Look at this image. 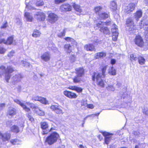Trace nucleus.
<instances>
[{
	"label": "nucleus",
	"mask_w": 148,
	"mask_h": 148,
	"mask_svg": "<svg viewBox=\"0 0 148 148\" xmlns=\"http://www.w3.org/2000/svg\"><path fill=\"white\" fill-rule=\"evenodd\" d=\"M41 59L45 62L49 61L51 58V55L50 52H46L43 53L41 56Z\"/></svg>",
	"instance_id": "dca6fc26"
},
{
	"label": "nucleus",
	"mask_w": 148,
	"mask_h": 148,
	"mask_svg": "<svg viewBox=\"0 0 148 148\" xmlns=\"http://www.w3.org/2000/svg\"><path fill=\"white\" fill-rule=\"evenodd\" d=\"M40 128L43 131H47V129L49 128V125L48 123L45 121L40 123Z\"/></svg>",
	"instance_id": "4be33fe9"
},
{
	"label": "nucleus",
	"mask_w": 148,
	"mask_h": 148,
	"mask_svg": "<svg viewBox=\"0 0 148 148\" xmlns=\"http://www.w3.org/2000/svg\"><path fill=\"white\" fill-rule=\"evenodd\" d=\"M15 77V78L18 79V81L20 80V79L22 78V76L20 74L16 75Z\"/></svg>",
	"instance_id": "09e8293b"
},
{
	"label": "nucleus",
	"mask_w": 148,
	"mask_h": 148,
	"mask_svg": "<svg viewBox=\"0 0 148 148\" xmlns=\"http://www.w3.org/2000/svg\"><path fill=\"white\" fill-rule=\"evenodd\" d=\"M116 62V61L115 59H112L110 61V64L112 65H113L115 64Z\"/></svg>",
	"instance_id": "6e6d98bb"
},
{
	"label": "nucleus",
	"mask_w": 148,
	"mask_h": 148,
	"mask_svg": "<svg viewBox=\"0 0 148 148\" xmlns=\"http://www.w3.org/2000/svg\"><path fill=\"white\" fill-rule=\"evenodd\" d=\"M72 6L75 11L79 13L82 12V10L81 8L80 5H79L77 4L74 2L72 3Z\"/></svg>",
	"instance_id": "393cba45"
},
{
	"label": "nucleus",
	"mask_w": 148,
	"mask_h": 148,
	"mask_svg": "<svg viewBox=\"0 0 148 148\" xmlns=\"http://www.w3.org/2000/svg\"><path fill=\"white\" fill-rule=\"evenodd\" d=\"M5 106V103H1L0 104V108H2L4 107Z\"/></svg>",
	"instance_id": "13d9d810"
},
{
	"label": "nucleus",
	"mask_w": 148,
	"mask_h": 148,
	"mask_svg": "<svg viewBox=\"0 0 148 148\" xmlns=\"http://www.w3.org/2000/svg\"><path fill=\"white\" fill-rule=\"evenodd\" d=\"M144 1L145 5L148 6V0H144Z\"/></svg>",
	"instance_id": "680f3d73"
},
{
	"label": "nucleus",
	"mask_w": 148,
	"mask_h": 148,
	"mask_svg": "<svg viewBox=\"0 0 148 148\" xmlns=\"http://www.w3.org/2000/svg\"><path fill=\"white\" fill-rule=\"evenodd\" d=\"M119 33L116 31H115L112 32V39L114 41H116L117 39Z\"/></svg>",
	"instance_id": "473e14b6"
},
{
	"label": "nucleus",
	"mask_w": 148,
	"mask_h": 148,
	"mask_svg": "<svg viewBox=\"0 0 148 148\" xmlns=\"http://www.w3.org/2000/svg\"><path fill=\"white\" fill-rule=\"evenodd\" d=\"M11 138V134L8 132H6L3 134L1 139L3 141H5L9 140Z\"/></svg>",
	"instance_id": "b1692460"
},
{
	"label": "nucleus",
	"mask_w": 148,
	"mask_h": 148,
	"mask_svg": "<svg viewBox=\"0 0 148 148\" xmlns=\"http://www.w3.org/2000/svg\"><path fill=\"white\" fill-rule=\"evenodd\" d=\"M31 106H29V107L30 109H34L35 113L39 116H43L45 115V112L43 111L38 107L34 106L33 103H31Z\"/></svg>",
	"instance_id": "9b49d317"
},
{
	"label": "nucleus",
	"mask_w": 148,
	"mask_h": 148,
	"mask_svg": "<svg viewBox=\"0 0 148 148\" xmlns=\"http://www.w3.org/2000/svg\"><path fill=\"white\" fill-rule=\"evenodd\" d=\"M14 101L17 103L19 104L26 112H29L31 111L30 108L29 107V106L31 105V103L29 102H26L24 103L21 102L18 99H16L14 100Z\"/></svg>",
	"instance_id": "423d86ee"
},
{
	"label": "nucleus",
	"mask_w": 148,
	"mask_h": 148,
	"mask_svg": "<svg viewBox=\"0 0 148 148\" xmlns=\"http://www.w3.org/2000/svg\"><path fill=\"white\" fill-rule=\"evenodd\" d=\"M87 107L88 108H89L90 109H92L94 107V106L92 104H88L87 105Z\"/></svg>",
	"instance_id": "5fc2aeb1"
},
{
	"label": "nucleus",
	"mask_w": 148,
	"mask_h": 148,
	"mask_svg": "<svg viewBox=\"0 0 148 148\" xmlns=\"http://www.w3.org/2000/svg\"><path fill=\"white\" fill-rule=\"evenodd\" d=\"M6 51V49L4 47L0 46V54H4Z\"/></svg>",
	"instance_id": "a18cd8bd"
},
{
	"label": "nucleus",
	"mask_w": 148,
	"mask_h": 148,
	"mask_svg": "<svg viewBox=\"0 0 148 148\" xmlns=\"http://www.w3.org/2000/svg\"><path fill=\"white\" fill-rule=\"evenodd\" d=\"M103 9V8L101 6H97L94 7V10L95 12L98 16L99 14H100V12Z\"/></svg>",
	"instance_id": "cd10ccee"
},
{
	"label": "nucleus",
	"mask_w": 148,
	"mask_h": 148,
	"mask_svg": "<svg viewBox=\"0 0 148 148\" xmlns=\"http://www.w3.org/2000/svg\"><path fill=\"white\" fill-rule=\"evenodd\" d=\"M8 26V23L6 21L4 23L1 27V28H6Z\"/></svg>",
	"instance_id": "864d4df0"
},
{
	"label": "nucleus",
	"mask_w": 148,
	"mask_h": 148,
	"mask_svg": "<svg viewBox=\"0 0 148 148\" xmlns=\"http://www.w3.org/2000/svg\"><path fill=\"white\" fill-rule=\"evenodd\" d=\"M101 25V23H98L97 24V27H99V26Z\"/></svg>",
	"instance_id": "69168bd1"
},
{
	"label": "nucleus",
	"mask_w": 148,
	"mask_h": 148,
	"mask_svg": "<svg viewBox=\"0 0 148 148\" xmlns=\"http://www.w3.org/2000/svg\"><path fill=\"white\" fill-rule=\"evenodd\" d=\"M58 15L54 13L50 12L48 14L47 21L51 24L56 23L59 19Z\"/></svg>",
	"instance_id": "39448f33"
},
{
	"label": "nucleus",
	"mask_w": 148,
	"mask_h": 148,
	"mask_svg": "<svg viewBox=\"0 0 148 148\" xmlns=\"http://www.w3.org/2000/svg\"><path fill=\"white\" fill-rule=\"evenodd\" d=\"M110 21H106L105 22V24L106 25H109L111 23Z\"/></svg>",
	"instance_id": "bf43d9fd"
},
{
	"label": "nucleus",
	"mask_w": 148,
	"mask_h": 148,
	"mask_svg": "<svg viewBox=\"0 0 148 148\" xmlns=\"http://www.w3.org/2000/svg\"><path fill=\"white\" fill-rule=\"evenodd\" d=\"M3 36V34L0 33V44L3 43L6 45H11L13 44L14 40L12 36L8 37L5 40V39L2 38Z\"/></svg>",
	"instance_id": "0eeeda50"
},
{
	"label": "nucleus",
	"mask_w": 148,
	"mask_h": 148,
	"mask_svg": "<svg viewBox=\"0 0 148 148\" xmlns=\"http://www.w3.org/2000/svg\"><path fill=\"white\" fill-rule=\"evenodd\" d=\"M106 56V53L104 52H100L96 53L95 56L94 58L95 59L99 58H103Z\"/></svg>",
	"instance_id": "aec40b11"
},
{
	"label": "nucleus",
	"mask_w": 148,
	"mask_h": 148,
	"mask_svg": "<svg viewBox=\"0 0 148 148\" xmlns=\"http://www.w3.org/2000/svg\"><path fill=\"white\" fill-rule=\"evenodd\" d=\"M60 138L59 134L57 132H53L47 136L44 142L49 145H51L56 143L60 139Z\"/></svg>",
	"instance_id": "7ed1b4c3"
},
{
	"label": "nucleus",
	"mask_w": 148,
	"mask_h": 148,
	"mask_svg": "<svg viewBox=\"0 0 148 148\" xmlns=\"http://www.w3.org/2000/svg\"><path fill=\"white\" fill-rule=\"evenodd\" d=\"M97 137L100 141H101L103 139L102 136L100 134L98 135Z\"/></svg>",
	"instance_id": "4d7b16f0"
},
{
	"label": "nucleus",
	"mask_w": 148,
	"mask_h": 148,
	"mask_svg": "<svg viewBox=\"0 0 148 148\" xmlns=\"http://www.w3.org/2000/svg\"><path fill=\"white\" fill-rule=\"evenodd\" d=\"M63 94L65 96L70 99H75L77 97L75 92L68 90H64L63 92Z\"/></svg>",
	"instance_id": "f8f14e48"
},
{
	"label": "nucleus",
	"mask_w": 148,
	"mask_h": 148,
	"mask_svg": "<svg viewBox=\"0 0 148 148\" xmlns=\"http://www.w3.org/2000/svg\"><path fill=\"white\" fill-rule=\"evenodd\" d=\"M64 39L67 42H69L73 41L74 40L72 38L70 37H66L64 38Z\"/></svg>",
	"instance_id": "de8ad7c7"
},
{
	"label": "nucleus",
	"mask_w": 148,
	"mask_h": 148,
	"mask_svg": "<svg viewBox=\"0 0 148 148\" xmlns=\"http://www.w3.org/2000/svg\"><path fill=\"white\" fill-rule=\"evenodd\" d=\"M66 33V31L65 29H64L63 31L60 33L59 34L58 36V37L61 38L63 36H65Z\"/></svg>",
	"instance_id": "79ce46f5"
},
{
	"label": "nucleus",
	"mask_w": 148,
	"mask_h": 148,
	"mask_svg": "<svg viewBox=\"0 0 148 148\" xmlns=\"http://www.w3.org/2000/svg\"><path fill=\"white\" fill-rule=\"evenodd\" d=\"M14 53L15 51H12L9 53L8 55V56L9 57H11L13 56Z\"/></svg>",
	"instance_id": "603ef678"
},
{
	"label": "nucleus",
	"mask_w": 148,
	"mask_h": 148,
	"mask_svg": "<svg viewBox=\"0 0 148 148\" xmlns=\"http://www.w3.org/2000/svg\"><path fill=\"white\" fill-rule=\"evenodd\" d=\"M79 148H85L82 145H79Z\"/></svg>",
	"instance_id": "0e129e2a"
},
{
	"label": "nucleus",
	"mask_w": 148,
	"mask_h": 148,
	"mask_svg": "<svg viewBox=\"0 0 148 148\" xmlns=\"http://www.w3.org/2000/svg\"><path fill=\"white\" fill-rule=\"evenodd\" d=\"M100 31L106 34H110V32L108 28L107 27H101Z\"/></svg>",
	"instance_id": "c85d7f7f"
},
{
	"label": "nucleus",
	"mask_w": 148,
	"mask_h": 148,
	"mask_svg": "<svg viewBox=\"0 0 148 148\" xmlns=\"http://www.w3.org/2000/svg\"><path fill=\"white\" fill-rule=\"evenodd\" d=\"M25 16L27 18L28 21L32 22L33 18L30 16V13L28 12H25L24 14Z\"/></svg>",
	"instance_id": "72a5a7b5"
},
{
	"label": "nucleus",
	"mask_w": 148,
	"mask_h": 148,
	"mask_svg": "<svg viewBox=\"0 0 148 148\" xmlns=\"http://www.w3.org/2000/svg\"><path fill=\"white\" fill-rule=\"evenodd\" d=\"M15 71L14 68L11 65L7 66L6 67L3 65L0 66V77H2L5 73V79L7 82H9V80L11 76V74Z\"/></svg>",
	"instance_id": "f03ea898"
},
{
	"label": "nucleus",
	"mask_w": 148,
	"mask_h": 148,
	"mask_svg": "<svg viewBox=\"0 0 148 148\" xmlns=\"http://www.w3.org/2000/svg\"><path fill=\"white\" fill-rule=\"evenodd\" d=\"M55 112L57 114H62L63 113L62 110L60 108V106L58 107Z\"/></svg>",
	"instance_id": "ea45409f"
},
{
	"label": "nucleus",
	"mask_w": 148,
	"mask_h": 148,
	"mask_svg": "<svg viewBox=\"0 0 148 148\" xmlns=\"http://www.w3.org/2000/svg\"><path fill=\"white\" fill-rule=\"evenodd\" d=\"M130 58L131 61H136L137 59V57L134 54H131L130 55Z\"/></svg>",
	"instance_id": "37998d69"
},
{
	"label": "nucleus",
	"mask_w": 148,
	"mask_h": 148,
	"mask_svg": "<svg viewBox=\"0 0 148 148\" xmlns=\"http://www.w3.org/2000/svg\"><path fill=\"white\" fill-rule=\"evenodd\" d=\"M142 16L143 12L142 10H137L134 13V18L136 22L139 20Z\"/></svg>",
	"instance_id": "a211bd4d"
},
{
	"label": "nucleus",
	"mask_w": 148,
	"mask_h": 148,
	"mask_svg": "<svg viewBox=\"0 0 148 148\" xmlns=\"http://www.w3.org/2000/svg\"><path fill=\"white\" fill-rule=\"evenodd\" d=\"M82 77L76 75L73 78V82L75 84L80 83L83 81Z\"/></svg>",
	"instance_id": "5701e85b"
},
{
	"label": "nucleus",
	"mask_w": 148,
	"mask_h": 148,
	"mask_svg": "<svg viewBox=\"0 0 148 148\" xmlns=\"http://www.w3.org/2000/svg\"><path fill=\"white\" fill-rule=\"evenodd\" d=\"M134 44L140 48H143L145 46V42H144V39L140 35H136L134 40Z\"/></svg>",
	"instance_id": "20e7f679"
},
{
	"label": "nucleus",
	"mask_w": 148,
	"mask_h": 148,
	"mask_svg": "<svg viewBox=\"0 0 148 148\" xmlns=\"http://www.w3.org/2000/svg\"><path fill=\"white\" fill-rule=\"evenodd\" d=\"M26 116L29 118V120L31 122H34V118L29 114H27Z\"/></svg>",
	"instance_id": "c03bdc74"
},
{
	"label": "nucleus",
	"mask_w": 148,
	"mask_h": 148,
	"mask_svg": "<svg viewBox=\"0 0 148 148\" xmlns=\"http://www.w3.org/2000/svg\"><path fill=\"white\" fill-rule=\"evenodd\" d=\"M71 45L70 44H65L64 46V48L66 51L67 53L69 54L72 52V50L71 49Z\"/></svg>",
	"instance_id": "bb28decb"
},
{
	"label": "nucleus",
	"mask_w": 148,
	"mask_h": 148,
	"mask_svg": "<svg viewBox=\"0 0 148 148\" xmlns=\"http://www.w3.org/2000/svg\"><path fill=\"white\" fill-rule=\"evenodd\" d=\"M59 106L57 105H52L51 106L50 108L52 111L55 112Z\"/></svg>",
	"instance_id": "a19ab883"
},
{
	"label": "nucleus",
	"mask_w": 148,
	"mask_h": 148,
	"mask_svg": "<svg viewBox=\"0 0 148 148\" xmlns=\"http://www.w3.org/2000/svg\"><path fill=\"white\" fill-rule=\"evenodd\" d=\"M101 133L104 137L103 144L108 145L112 139L113 134L106 132H102Z\"/></svg>",
	"instance_id": "9d476101"
},
{
	"label": "nucleus",
	"mask_w": 148,
	"mask_h": 148,
	"mask_svg": "<svg viewBox=\"0 0 148 148\" xmlns=\"http://www.w3.org/2000/svg\"><path fill=\"white\" fill-rule=\"evenodd\" d=\"M39 101H40L41 103L45 105L49 104L48 101L44 97H40Z\"/></svg>",
	"instance_id": "f704fd0d"
},
{
	"label": "nucleus",
	"mask_w": 148,
	"mask_h": 148,
	"mask_svg": "<svg viewBox=\"0 0 148 148\" xmlns=\"http://www.w3.org/2000/svg\"><path fill=\"white\" fill-rule=\"evenodd\" d=\"M98 16L99 18L103 20L106 19L109 16V14L106 12H101L99 14Z\"/></svg>",
	"instance_id": "a878e982"
},
{
	"label": "nucleus",
	"mask_w": 148,
	"mask_h": 148,
	"mask_svg": "<svg viewBox=\"0 0 148 148\" xmlns=\"http://www.w3.org/2000/svg\"><path fill=\"white\" fill-rule=\"evenodd\" d=\"M36 19L38 21H43L46 18L45 14L42 12H38L35 15Z\"/></svg>",
	"instance_id": "2eb2a0df"
},
{
	"label": "nucleus",
	"mask_w": 148,
	"mask_h": 148,
	"mask_svg": "<svg viewBox=\"0 0 148 148\" xmlns=\"http://www.w3.org/2000/svg\"><path fill=\"white\" fill-rule=\"evenodd\" d=\"M67 0H55V2L56 4H59L66 1Z\"/></svg>",
	"instance_id": "49530a36"
},
{
	"label": "nucleus",
	"mask_w": 148,
	"mask_h": 148,
	"mask_svg": "<svg viewBox=\"0 0 148 148\" xmlns=\"http://www.w3.org/2000/svg\"><path fill=\"white\" fill-rule=\"evenodd\" d=\"M135 148H139L138 145H136L135 146Z\"/></svg>",
	"instance_id": "774afa93"
},
{
	"label": "nucleus",
	"mask_w": 148,
	"mask_h": 148,
	"mask_svg": "<svg viewBox=\"0 0 148 148\" xmlns=\"http://www.w3.org/2000/svg\"><path fill=\"white\" fill-rule=\"evenodd\" d=\"M125 25L126 27L128 28L130 31H133L135 30L134 28L135 25L133 19L131 17H129L126 19Z\"/></svg>",
	"instance_id": "6e6552de"
},
{
	"label": "nucleus",
	"mask_w": 148,
	"mask_h": 148,
	"mask_svg": "<svg viewBox=\"0 0 148 148\" xmlns=\"http://www.w3.org/2000/svg\"><path fill=\"white\" fill-rule=\"evenodd\" d=\"M137 3H130L126 6L124 9L125 12L127 14H130L135 9Z\"/></svg>",
	"instance_id": "1a4fd4ad"
},
{
	"label": "nucleus",
	"mask_w": 148,
	"mask_h": 148,
	"mask_svg": "<svg viewBox=\"0 0 148 148\" xmlns=\"http://www.w3.org/2000/svg\"><path fill=\"white\" fill-rule=\"evenodd\" d=\"M40 96H37L33 97L32 100L34 101H39V100Z\"/></svg>",
	"instance_id": "8fccbe9b"
},
{
	"label": "nucleus",
	"mask_w": 148,
	"mask_h": 148,
	"mask_svg": "<svg viewBox=\"0 0 148 148\" xmlns=\"http://www.w3.org/2000/svg\"><path fill=\"white\" fill-rule=\"evenodd\" d=\"M44 4V2L42 0L37 1L36 3V5L37 6H42Z\"/></svg>",
	"instance_id": "58836bf2"
},
{
	"label": "nucleus",
	"mask_w": 148,
	"mask_h": 148,
	"mask_svg": "<svg viewBox=\"0 0 148 148\" xmlns=\"http://www.w3.org/2000/svg\"><path fill=\"white\" fill-rule=\"evenodd\" d=\"M75 73L77 75L82 77L85 75V70L83 67L77 68L75 69Z\"/></svg>",
	"instance_id": "4468645a"
},
{
	"label": "nucleus",
	"mask_w": 148,
	"mask_h": 148,
	"mask_svg": "<svg viewBox=\"0 0 148 148\" xmlns=\"http://www.w3.org/2000/svg\"><path fill=\"white\" fill-rule=\"evenodd\" d=\"M55 130V128L53 127H51L49 130L48 131H42V135L47 134L49 133L52 132L53 130Z\"/></svg>",
	"instance_id": "4c0bfd02"
},
{
	"label": "nucleus",
	"mask_w": 148,
	"mask_h": 148,
	"mask_svg": "<svg viewBox=\"0 0 148 148\" xmlns=\"http://www.w3.org/2000/svg\"><path fill=\"white\" fill-rule=\"evenodd\" d=\"M71 58L70 59L71 60H72V59H71V58H75V56L74 55H71Z\"/></svg>",
	"instance_id": "e2e57ef3"
},
{
	"label": "nucleus",
	"mask_w": 148,
	"mask_h": 148,
	"mask_svg": "<svg viewBox=\"0 0 148 148\" xmlns=\"http://www.w3.org/2000/svg\"><path fill=\"white\" fill-rule=\"evenodd\" d=\"M108 73L112 75H114L116 74V70L113 67H111L109 69Z\"/></svg>",
	"instance_id": "c9c22d12"
},
{
	"label": "nucleus",
	"mask_w": 148,
	"mask_h": 148,
	"mask_svg": "<svg viewBox=\"0 0 148 148\" xmlns=\"http://www.w3.org/2000/svg\"><path fill=\"white\" fill-rule=\"evenodd\" d=\"M99 114H100V113L99 112L98 113L93 114H92V115L93 116H99Z\"/></svg>",
	"instance_id": "052dcab7"
},
{
	"label": "nucleus",
	"mask_w": 148,
	"mask_h": 148,
	"mask_svg": "<svg viewBox=\"0 0 148 148\" xmlns=\"http://www.w3.org/2000/svg\"><path fill=\"white\" fill-rule=\"evenodd\" d=\"M16 114V112L15 109L12 108L9 109L8 111V114L10 116L15 115Z\"/></svg>",
	"instance_id": "e433bc0d"
},
{
	"label": "nucleus",
	"mask_w": 148,
	"mask_h": 148,
	"mask_svg": "<svg viewBox=\"0 0 148 148\" xmlns=\"http://www.w3.org/2000/svg\"><path fill=\"white\" fill-rule=\"evenodd\" d=\"M18 140L17 139H14L10 141V143L13 145H15L17 142Z\"/></svg>",
	"instance_id": "3c124183"
},
{
	"label": "nucleus",
	"mask_w": 148,
	"mask_h": 148,
	"mask_svg": "<svg viewBox=\"0 0 148 148\" xmlns=\"http://www.w3.org/2000/svg\"><path fill=\"white\" fill-rule=\"evenodd\" d=\"M84 47V49L88 51H96V49L95 46L91 43L85 45Z\"/></svg>",
	"instance_id": "f3484780"
},
{
	"label": "nucleus",
	"mask_w": 148,
	"mask_h": 148,
	"mask_svg": "<svg viewBox=\"0 0 148 148\" xmlns=\"http://www.w3.org/2000/svg\"><path fill=\"white\" fill-rule=\"evenodd\" d=\"M138 62L139 64L140 65H143L145 63L146 60L144 57L140 56L138 58Z\"/></svg>",
	"instance_id": "c756f323"
},
{
	"label": "nucleus",
	"mask_w": 148,
	"mask_h": 148,
	"mask_svg": "<svg viewBox=\"0 0 148 148\" xmlns=\"http://www.w3.org/2000/svg\"><path fill=\"white\" fill-rule=\"evenodd\" d=\"M117 5L116 3L114 1H112L110 3V8L112 11L114 12L117 10Z\"/></svg>",
	"instance_id": "412c9836"
},
{
	"label": "nucleus",
	"mask_w": 148,
	"mask_h": 148,
	"mask_svg": "<svg viewBox=\"0 0 148 148\" xmlns=\"http://www.w3.org/2000/svg\"><path fill=\"white\" fill-rule=\"evenodd\" d=\"M60 9L62 12H69L72 10V8L71 5L69 4L66 3L61 5Z\"/></svg>",
	"instance_id": "ddd939ff"
},
{
	"label": "nucleus",
	"mask_w": 148,
	"mask_h": 148,
	"mask_svg": "<svg viewBox=\"0 0 148 148\" xmlns=\"http://www.w3.org/2000/svg\"><path fill=\"white\" fill-rule=\"evenodd\" d=\"M108 67V65H102L100 68L101 73L94 72L92 76V79L93 82H95L97 84L99 87L103 88L105 84L103 80L102 79L106 77V72Z\"/></svg>",
	"instance_id": "f257e3e1"
},
{
	"label": "nucleus",
	"mask_w": 148,
	"mask_h": 148,
	"mask_svg": "<svg viewBox=\"0 0 148 148\" xmlns=\"http://www.w3.org/2000/svg\"><path fill=\"white\" fill-rule=\"evenodd\" d=\"M118 148H128L126 146L121 147Z\"/></svg>",
	"instance_id": "338daca9"
},
{
	"label": "nucleus",
	"mask_w": 148,
	"mask_h": 148,
	"mask_svg": "<svg viewBox=\"0 0 148 148\" xmlns=\"http://www.w3.org/2000/svg\"><path fill=\"white\" fill-rule=\"evenodd\" d=\"M10 130L12 132L16 133H18L20 131L18 127L15 125L12 126L11 127Z\"/></svg>",
	"instance_id": "7c9ffc66"
},
{
	"label": "nucleus",
	"mask_w": 148,
	"mask_h": 148,
	"mask_svg": "<svg viewBox=\"0 0 148 148\" xmlns=\"http://www.w3.org/2000/svg\"><path fill=\"white\" fill-rule=\"evenodd\" d=\"M68 89L72 90L75 91L78 93H82L83 91V89L82 88L76 86H69L68 88Z\"/></svg>",
	"instance_id": "6ab92c4d"
},
{
	"label": "nucleus",
	"mask_w": 148,
	"mask_h": 148,
	"mask_svg": "<svg viewBox=\"0 0 148 148\" xmlns=\"http://www.w3.org/2000/svg\"><path fill=\"white\" fill-rule=\"evenodd\" d=\"M41 34V33L38 30L35 29L34 30L32 36L34 37L37 38L40 36Z\"/></svg>",
	"instance_id": "2f4dec72"
}]
</instances>
